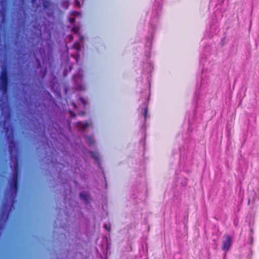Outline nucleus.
Masks as SVG:
<instances>
[{"label": "nucleus", "instance_id": "1", "mask_svg": "<svg viewBox=\"0 0 259 259\" xmlns=\"http://www.w3.org/2000/svg\"><path fill=\"white\" fill-rule=\"evenodd\" d=\"M9 75L7 69L4 68L0 74V91L6 93L8 91L9 86Z\"/></svg>", "mask_w": 259, "mask_h": 259}, {"label": "nucleus", "instance_id": "2", "mask_svg": "<svg viewBox=\"0 0 259 259\" xmlns=\"http://www.w3.org/2000/svg\"><path fill=\"white\" fill-rule=\"evenodd\" d=\"M16 161L15 164V172H13L11 182L10 183L11 188L13 189L15 193H17L18 190V156L16 155L15 157Z\"/></svg>", "mask_w": 259, "mask_h": 259}, {"label": "nucleus", "instance_id": "3", "mask_svg": "<svg viewBox=\"0 0 259 259\" xmlns=\"http://www.w3.org/2000/svg\"><path fill=\"white\" fill-rule=\"evenodd\" d=\"M222 249L228 251L232 244V238L230 235H226L224 236Z\"/></svg>", "mask_w": 259, "mask_h": 259}, {"label": "nucleus", "instance_id": "4", "mask_svg": "<svg viewBox=\"0 0 259 259\" xmlns=\"http://www.w3.org/2000/svg\"><path fill=\"white\" fill-rule=\"evenodd\" d=\"M17 143L12 139L9 143V152L10 155V158L12 159L13 158V156H14L13 153H18V150L17 148Z\"/></svg>", "mask_w": 259, "mask_h": 259}, {"label": "nucleus", "instance_id": "5", "mask_svg": "<svg viewBox=\"0 0 259 259\" xmlns=\"http://www.w3.org/2000/svg\"><path fill=\"white\" fill-rule=\"evenodd\" d=\"M76 124L78 125V127L82 130L85 129L87 127L90 126L91 124L87 121H85L84 122L78 121L76 123Z\"/></svg>", "mask_w": 259, "mask_h": 259}, {"label": "nucleus", "instance_id": "6", "mask_svg": "<svg viewBox=\"0 0 259 259\" xmlns=\"http://www.w3.org/2000/svg\"><path fill=\"white\" fill-rule=\"evenodd\" d=\"M90 154L93 158H94L96 161L98 162L99 161L100 156L99 154L98 153L91 151L90 152Z\"/></svg>", "mask_w": 259, "mask_h": 259}, {"label": "nucleus", "instance_id": "7", "mask_svg": "<svg viewBox=\"0 0 259 259\" xmlns=\"http://www.w3.org/2000/svg\"><path fill=\"white\" fill-rule=\"evenodd\" d=\"M103 227L108 232H110L111 231V227L110 224H105L103 226Z\"/></svg>", "mask_w": 259, "mask_h": 259}, {"label": "nucleus", "instance_id": "8", "mask_svg": "<svg viewBox=\"0 0 259 259\" xmlns=\"http://www.w3.org/2000/svg\"><path fill=\"white\" fill-rule=\"evenodd\" d=\"M87 139L88 140L87 141V142H88V144L90 145V146H91L94 143V141H93V140H92L91 138L89 136H87Z\"/></svg>", "mask_w": 259, "mask_h": 259}, {"label": "nucleus", "instance_id": "9", "mask_svg": "<svg viewBox=\"0 0 259 259\" xmlns=\"http://www.w3.org/2000/svg\"><path fill=\"white\" fill-rule=\"evenodd\" d=\"M71 31L73 32H74L75 34H76L78 33L79 31V28L77 27H73L72 28Z\"/></svg>", "mask_w": 259, "mask_h": 259}, {"label": "nucleus", "instance_id": "10", "mask_svg": "<svg viewBox=\"0 0 259 259\" xmlns=\"http://www.w3.org/2000/svg\"><path fill=\"white\" fill-rule=\"evenodd\" d=\"M72 15H74V16H77V15H81V13L80 12H78V11H74L72 12V14H71Z\"/></svg>", "mask_w": 259, "mask_h": 259}, {"label": "nucleus", "instance_id": "11", "mask_svg": "<svg viewBox=\"0 0 259 259\" xmlns=\"http://www.w3.org/2000/svg\"><path fill=\"white\" fill-rule=\"evenodd\" d=\"M70 115H71L72 118H76V115L75 113L73 112V111H70Z\"/></svg>", "mask_w": 259, "mask_h": 259}, {"label": "nucleus", "instance_id": "12", "mask_svg": "<svg viewBox=\"0 0 259 259\" xmlns=\"http://www.w3.org/2000/svg\"><path fill=\"white\" fill-rule=\"evenodd\" d=\"M68 21L70 23L73 24L75 21V18H69L68 19Z\"/></svg>", "mask_w": 259, "mask_h": 259}, {"label": "nucleus", "instance_id": "13", "mask_svg": "<svg viewBox=\"0 0 259 259\" xmlns=\"http://www.w3.org/2000/svg\"><path fill=\"white\" fill-rule=\"evenodd\" d=\"M148 113V109L147 107L144 108V117L145 118H147V115Z\"/></svg>", "mask_w": 259, "mask_h": 259}, {"label": "nucleus", "instance_id": "14", "mask_svg": "<svg viewBox=\"0 0 259 259\" xmlns=\"http://www.w3.org/2000/svg\"><path fill=\"white\" fill-rule=\"evenodd\" d=\"M85 114V111H81L78 113V115L80 116H83Z\"/></svg>", "mask_w": 259, "mask_h": 259}, {"label": "nucleus", "instance_id": "15", "mask_svg": "<svg viewBox=\"0 0 259 259\" xmlns=\"http://www.w3.org/2000/svg\"><path fill=\"white\" fill-rule=\"evenodd\" d=\"M72 105H73V107H74L75 108H77V106H76V104H75V103H73Z\"/></svg>", "mask_w": 259, "mask_h": 259}, {"label": "nucleus", "instance_id": "16", "mask_svg": "<svg viewBox=\"0 0 259 259\" xmlns=\"http://www.w3.org/2000/svg\"><path fill=\"white\" fill-rule=\"evenodd\" d=\"M69 37L70 38V39H72L73 37L72 35H69Z\"/></svg>", "mask_w": 259, "mask_h": 259}, {"label": "nucleus", "instance_id": "17", "mask_svg": "<svg viewBox=\"0 0 259 259\" xmlns=\"http://www.w3.org/2000/svg\"><path fill=\"white\" fill-rule=\"evenodd\" d=\"M36 2V0H31V2L32 4H34V3H35Z\"/></svg>", "mask_w": 259, "mask_h": 259}, {"label": "nucleus", "instance_id": "18", "mask_svg": "<svg viewBox=\"0 0 259 259\" xmlns=\"http://www.w3.org/2000/svg\"><path fill=\"white\" fill-rule=\"evenodd\" d=\"M74 48L76 50H79L80 49V47H74Z\"/></svg>", "mask_w": 259, "mask_h": 259}, {"label": "nucleus", "instance_id": "19", "mask_svg": "<svg viewBox=\"0 0 259 259\" xmlns=\"http://www.w3.org/2000/svg\"><path fill=\"white\" fill-rule=\"evenodd\" d=\"M80 196H81V197H82V196H83V195H82V193H80Z\"/></svg>", "mask_w": 259, "mask_h": 259}, {"label": "nucleus", "instance_id": "20", "mask_svg": "<svg viewBox=\"0 0 259 259\" xmlns=\"http://www.w3.org/2000/svg\"><path fill=\"white\" fill-rule=\"evenodd\" d=\"M10 137V136H8L7 138L9 139Z\"/></svg>", "mask_w": 259, "mask_h": 259}]
</instances>
